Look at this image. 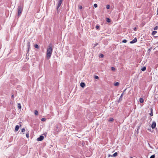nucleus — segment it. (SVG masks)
I'll return each mask as SVG.
<instances>
[{
  "instance_id": "f257e3e1",
  "label": "nucleus",
  "mask_w": 158,
  "mask_h": 158,
  "mask_svg": "<svg viewBox=\"0 0 158 158\" xmlns=\"http://www.w3.org/2000/svg\"><path fill=\"white\" fill-rule=\"evenodd\" d=\"M52 45L51 44H50L48 47L46 53V57L48 59H49L50 58L52 54Z\"/></svg>"
},
{
  "instance_id": "f03ea898",
  "label": "nucleus",
  "mask_w": 158,
  "mask_h": 158,
  "mask_svg": "<svg viewBox=\"0 0 158 158\" xmlns=\"http://www.w3.org/2000/svg\"><path fill=\"white\" fill-rule=\"evenodd\" d=\"M23 6L21 5L19 6L18 8V15L19 16L23 10Z\"/></svg>"
},
{
  "instance_id": "7ed1b4c3",
  "label": "nucleus",
  "mask_w": 158,
  "mask_h": 158,
  "mask_svg": "<svg viewBox=\"0 0 158 158\" xmlns=\"http://www.w3.org/2000/svg\"><path fill=\"white\" fill-rule=\"evenodd\" d=\"M63 0H59L58 3L57 5V10H58V8H59V7L61 6Z\"/></svg>"
},
{
  "instance_id": "20e7f679",
  "label": "nucleus",
  "mask_w": 158,
  "mask_h": 158,
  "mask_svg": "<svg viewBox=\"0 0 158 158\" xmlns=\"http://www.w3.org/2000/svg\"><path fill=\"white\" fill-rule=\"evenodd\" d=\"M156 122L154 121L152 122V123L151 125V127L152 129H154L156 127Z\"/></svg>"
},
{
  "instance_id": "39448f33",
  "label": "nucleus",
  "mask_w": 158,
  "mask_h": 158,
  "mask_svg": "<svg viewBox=\"0 0 158 158\" xmlns=\"http://www.w3.org/2000/svg\"><path fill=\"white\" fill-rule=\"evenodd\" d=\"M44 138V136L42 135L40 136L37 138V140L41 141H42Z\"/></svg>"
},
{
  "instance_id": "423d86ee",
  "label": "nucleus",
  "mask_w": 158,
  "mask_h": 158,
  "mask_svg": "<svg viewBox=\"0 0 158 158\" xmlns=\"http://www.w3.org/2000/svg\"><path fill=\"white\" fill-rule=\"evenodd\" d=\"M126 89H124L123 91V92L121 94L120 96V97L119 98V99L120 100L123 97V96L124 94H125V91L126 90Z\"/></svg>"
},
{
  "instance_id": "0eeeda50",
  "label": "nucleus",
  "mask_w": 158,
  "mask_h": 158,
  "mask_svg": "<svg viewBox=\"0 0 158 158\" xmlns=\"http://www.w3.org/2000/svg\"><path fill=\"white\" fill-rule=\"evenodd\" d=\"M137 41V38L136 37H135L133 39V40H132V41H131L130 42V43L131 44H134V43H136Z\"/></svg>"
},
{
  "instance_id": "6e6552de",
  "label": "nucleus",
  "mask_w": 158,
  "mask_h": 158,
  "mask_svg": "<svg viewBox=\"0 0 158 158\" xmlns=\"http://www.w3.org/2000/svg\"><path fill=\"white\" fill-rule=\"evenodd\" d=\"M80 86L81 87L84 88L85 86V85L84 82H81L80 83Z\"/></svg>"
},
{
  "instance_id": "1a4fd4ad",
  "label": "nucleus",
  "mask_w": 158,
  "mask_h": 158,
  "mask_svg": "<svg viewBox=\"0 0 158 158\" xmlns=\"http://www.w3.org/2000/svg\"><path fill=\"white\" fill-rule=\"evenodd\" d=\"M27 48H28V49L30 48V42H28L27 44Z\"/></svg>"
},
{
  "instance_id": "9d476101",
  "label": "nucleus",
  "mask_w": 158,
  "mask_h": 158,
  "mask_svg": "<svg viewBox=\"0 0 158 158\" xmlns=\"http://www.w3.org/2000/svg\"><path fill=\"white\" fill-rule=\"evenodd\" d=\"M19 126L18 125H17L15 126V131H18L19 130Z\"/></svg>"
},
{
  "instance_id": "9b49d317",
  "label": "nucleus",
  "mask_w": 158,
  "mask_h": 158,
  "mask_svg": "<svg viewBox=\"0 0 158 158\" xmlns=\"http://www.w3.org/2000/svg\"><path fill=\"white\" fill-rule=\"evenodd\" d=\"M118 153L117 152H116L114 153L113 155L111 156L112 157H116L117 156Z\"/></svg>"
},
{
  "instance_id": "f8f14e48",
  "label": "nucleus",
  "mask_w": 158,
  "mask_h": 158,
  "mask_svg": "<svg viewBox=\"0 0 158 158\" xmlns=\"http://www.w3.org/2000/svg\"><path fill=\"white\" fill-rule=\"evenodd\" d=\"M139 101L140 102V103H143L144 101V100L143 98H140L139 99Z\"/></svg>"
},
{
  "instance_id": "ddd939ff",
  "label": "nucleus",
  "mask_w": 158,
  "mask_h": 158,
  "mask_svg": "<svg viewBox=\"0 0 158 158\" xmlns=\"http://www.w3.org/2000/svg\"><path fill=\"white\" fill-rule=\"evenodd\" d=\"M18 107L19 109H21V104L20 103H19L18 104Z\"/></svg>"
},
{
  "instance_id": "4468645a",
  "label": "nucleus",
  "mask_w": 158,
  "mask_h": 158,
  "mask_svg": "<svg viewBox=\"0 0 158 158\" xmlns=\"http://www.w3.org/2000/svg\"><path fill=\"white\" fill-rule=\"evenodd\" d=\"M34 114L35 115H37L38 114V112L37 110H35L34 111Z\"/></svg>"
},
{
  "instance_id": "2eb2a0df",
  "label": "nucleus",
  "mask_w": 158,
  "mask_h": 158,
  "mask_svg": "<svg viewBox=\"0 0 158 158\" xmlns=\"http://www.w3.org/2000/svg\"><path fill=\"white\" fill-rule=\"evenodd\" d=\"M151 112L149 114L151 116H152L153 115V114L152 112V108H151Z\"/></svg>"
},
{
  "instance_id": "dca6fc26",
  "label": "nucleus",
  "mask_w": 158,
  "mask_h": 158,
  "mask_svg": "<svg viewBox=\"0 0 158 158\" xmlns=\"http://www.w3.org/2000/svg\"><path fill=\"white\" fill-rule=\"evenodd\" d=\"M146 67L144 66L141 69V70L143 71H144L146 70Z\"/></svg>"
},
{
  "instance_id": "f3484780",
  "label": "nucleus",
  "mask_w": 158,
  "mask_h": 158,
  "mask_svg": "<svg viewBox=\"0 0 158 158\" xmlns=\"http://www.w3.org/2000/svg\"><path fill=\"white\" fill-rule=\"evenodd\" d=\"M34 47L37 49H38L39 48V46L37 44H35L34 46Z\"/></svg>"
},
{
  "instance_id": "a211bd4d",
  "label": "nucleus",
  "mask_w": 158,
  "mask_h": 158,
  "mask_svg": "<svg viewBox=\"0 0 158 158\" xmlns=\"http://www.w3.org/2000/svg\"><path fill=\"white\" fill-rule=\"evenodd\" d=\"M114 120V119L113 118H109V119L108 120V121L109 122H112Z\"/></svg>"
},
{
  "instance_id": "6ab92c4d",
  "label": "nucleus",
  "mask_w": 158,
  "mask_h": 158,
  "mask_svg": "<svg viewBox=\"0 0 158 158\" xmlns=\"http://www.w3.org/2000/svg\"><path fill=\"white\" fill-rule=\"evenodd\" d=\"M119 82H116V83H115L114 84V85L115 86H118L119 85Z\"/></svg>"
},
{
  "instance_id": "aec40b11",
  "label": "nucleus",
  "mask_w": 158,
  "mask_h": 158,
  "mask_svg": "<svg viewBox=\"0 0 158 158\" xmlns=\"http://www.w3.org/2000/svg\"><path fill=\"white\" fill-rule=\"evenodd\" d=\"M106 21L107 22H108V23H110L111 21L110 19L108 18H106Z\"/></svg>"
},
{
  "instance_id": "412c9836",
  "label": "nucleus",
  "mask_w": 158,
  "mask_h": 158,
  "mask_svg": "<svg viewBox=\"0 0 158 158\" xmlns=\"http://www.w3.org/2000/svg\"><path fill=\"white\" fill-rule=\"evenodd\" d=\"M99 57L100 58H103L104 57V55L102 54H100L99 55Z\"/></svg>"
},
{
  "instance_id": "4be33fe9",
  "label": "nucleus",
  "mask_w": 158,
  "mask_h": 158,
  "mask_svg": "<svg viewBox=\"0 0 158 158\" xmlns=\"http://www.w3.org/2000/svg\"><path fill=\"white\" fill-rule=\"evenodd\" d=\"M110 7V6L109 5H107L106 6V8L107 9H109Z\"/></svg>"
},
{
  "instance_id": "5701e85b",
  "label": "nucleus",
  "mask_w": 158,
  "mask_h": 158,
  "mask_svg": "<svg viewBox=\"0 0 158 158\" xmlns=\"http://www.w3.org/2000/svg\"><path fill=\"white\" fill-rule=\"evenodd\" d=\"M157 33V31H153L152 32V34L153 35H155Z\"/></svg>"
},
{
  "instance_id": "b1692460",
  "label": "nucleus",
  "mask_w": 158,
  "mask_h": 158,
  "mask_svg": "<svg viewBox=\"0 0 158 158\" xmlns=\"http://www.w3.org/2000/svg\"><path fill=\"white\" fill-rule=\"evenodd\" d=\"M100 28V26L99 25H97L96 26V28L97 29H98Z\"/></svg>"
},
{
  "instance_id": "393cba45",
  "label": "nucleus",
  "mask_w": 158,
  "mask_h": 158,
  "mask_svg": "<svg viewBox=\"0 0 158 158\" xmlns=\"http://www.w3.org/2000/svg\"><path fill=\"white\" fill-rule=\"evenodd\" d=\"M111 69L112 71H114L115 70V69L114 67H112L111 68Z\"/></svg>"
},
{
  "instance_id": "a878e982",
  "label": "nucleus",
  "mask_w": 158,
  "mask_h": 158,
  "mask_svg": "<svg viewBox=\"0 0 158 158\" xmlns=\"http://www.w3.org/2000/svg\"><path fill=\"white\" fill-rule=\"evenodd\" d=\"M94 78L95 79H99V77L97 76H94Z\"/></svg>"
},
{
  "instance_id": "bb28decb",
  "label": "nucleus",
  "mask_w": 158,
  "mask_h": 158,
  "mask_svg": "<svg viewBox=\"0 0 158 158\" xmlns=\"http://www.w3.org/2000/svg\"><path fill=\"white\" fill-rule=\"evenodd\" d=\"M127 42V40H126L124 39L122 41V42H123L124 43H126Z\"/></svg>"
},
{
  "instance_id": "cd10ccee",
  "label": "nucleus",
  "mask_w": 158,
  "mask_h": 158,
  "mask_svg": "<svg viewBox=\"0 0 158 158\" xmlns=\"http://www.w3.org/2000/svg\"><path fill=\"white\" fill-rule=\"evenodd\" d=\"M94 6L95 8H96L98 7V5L97 4H94Z\"/></svg>"
},
{
  "instance_id": "c85d7f7f",
  "label": "nucleus",
  "mask_w": 158,
  "mask_h": 158,
  "mask_svg": "<svg viewBox=\"0 0 158 158\" xmlns=\"http://www.w3.org/2000/svg\"><path fill=\"white\" fill-rule=\"evenodd\" d=\"M158 29V26H156V27H155V28H154V30H157Z\"/></svg>"
},
{
  "instance_id": "c756f323",
  "label": "nucleus",
  "mask_w": 158,
  "mask_h": 158,
  "mask_svg": "<svg viewBox=\"0 0 158 158\" xmlns=\"http://www.w3.org/2000/svg\"><path fill=\"white\" fill-rule=\"evenodd\" d=\"M155 156L154 155L151 156L150 158H155Z\"/></svg>"
},
{
  "instance_id": "7c9ffc66",
  "label": "nucleus",
  "mask_w": 158,
  "mask_h": 158,
  "mask_svg": "<svg viewBox=\"0 0 158 158\" xmlns=\"http://www.w3.org/2000/svg\"><path fill=\"white\" fill-rule=\"evenodd\" d=\"M41 120L42 121H45L46 120V119L45 118H43Z\"/></svg>"
},
{
  "instance_id": "2f4dec72",
  "label": "nucleus",
  "mask_w": 158,
  "mask_h": 158,
  "mask_svg": "<svg viewBox=\"0 0 158 158\" xmlns=\"http://www.w3.org/2000/svg\"><path fill=\"white\" fill-rule=\"evenodd\" d=\"M78 7L80 9H81L82 8V7L81 6H79Z\"/></svg>"
},
{
  "instance_id": "473e14b6",
  "label": "nucleus",
  "mask_w": 158,
  "mask_h": 158,
  "mask_svg": "<svg viewBox=\"0 0 158 158\" xmlns=\"http://www.w3.org/2000/svg\"><path fill=\"white\" fill-rule=\"evenodd\" d=\"M26 135L27 137V138H28L29 137V134L28 133L26 134Z\"/></svg>"
},
{
  "instance_id": "72a5a7b5",
  "label": "nucleus",
  "mask_w": 158,
  "mask_h": 158,
  "mask_svg": "<svg viewBox=\"0 0 158 158\" xmlns=\"http://www.w3.org/2000/svg\"><path fill=\"white\" fill-rule=\"evenodd\" d=\"M25 131V129L24 128H23L21 129V131L22 132H24Z\"/></svg>"
},
{
  "instance_id": "f704fd0d",
  "label": "nucleus",
  "mask_w": 158,
  "mask_h": 158,
  "mask_svg": "<svg viewBox=\"0 0 158 158\" xmlns=\"http://www.w3.org/2000/svg\"><path fill=\"white\" fill-rule=\"evenodd\" d=\"M134 30L135 31H136L137 30V28L136 27H134Z\"/></svg>"
},
{
  "instance_id": "c9c22d12",
  "label": "nucleus",
  "mask_w": 158,
  "mask_h": 158,
  "mask_svg": "<svg viewBox=\"0 0 158 158\" xmlns=\"http://www.w3.org/2000/svg\"><path fill=\"white\" fill-rule=\"evenodd\" d=\"M28 49H27V53H28L29 51V50L30 49H28V48H27Z\"/></svg>"
},
{
  "instance_id": "e433bc0d",
  "label": "nucleus",
  "mask_w": 158,
  "mask_h": 158,
  "mask_svg": "<svg viewBox=\"0 0 158 158\" xmlns=\"http://www.w3.org/2000/svg\"><path fill=\"white\" fill-rule=\"evenodd\" d=\"M11 98H14V95H11Z\"/></svg>"
},
{
  "instance_id": "4c0bfd02",
  "label": "nucleus",
  "mask_w": 158,
  "mask_h": 158,
  "mask_svg": "<svg viewBox=\"0 0 158 158\" xmlns=\"http://www.w3.org/2000/svg\"><path fill=\"white\" fill-rule=\"evenodd\" d=\"M138 130H139V129H137V133H138Z\"/></svg>"
},
{
  "instance_id": "58836bf2",
  "label": "nucleus",
  "mask_w": 158,
  "mask_h": 158,
  "mask_svg": "<svg viewBox=\"0 0 158 158\" xmlns=\"http://www.w3.org/2000/svg\"><path fill=\"white\" fill-rule=\"evenodd\" d=\"M157 14H158V8L157 10Z\"/></svg>"
},
{
  "instance_id": "ea45409f",
  "label": "nucleus",
  "mask_w": 158,
  "mask_h": 158,
  "mask_svg": "<svg viewBox=\"0 0 158 158\" xmlns=\"http://www.w3.org/2000/svg\"><path fill=\"white\" fill-rule=\"evenodd\" d=\"M149 146H150V144L149 143H148Z\"/></svg>"
}]
</instances>
